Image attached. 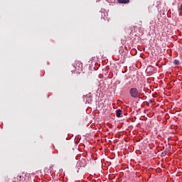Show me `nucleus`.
Returning a JSON list of instances; mask_svg holds the SVG:
<instances>
[{"mask_svg":"<svg viewBox=\"0 0 182 182\" xmlns=\"http://www.w3.org/2000/svg\"><path fill=\"white\" fill-rule=\"evenodd\" d=\"M17 180H19V182H23V181L25 180V178L23 176H17Z\"/></svg>","mask_w":182,"mask_h":182,"instance_id":"nucleus-4","label":"nucleus"},{"mask_svg":"<svg viewBox=\"0 0 182 182\" xmlns=\"http://www.w3.org/2000/svg\"><path fill=\"white\" fill-rule=\"evenodd\" d=\"M129 95L131 97H134V99H137L140 93L139 92V90H137V88L132 87L129 90Z\"/></svg>","mask_w":182,"mask_h":182,"instance_id":"nucleus-1","label":"nucleus"},{"mask_svg":"<svg viewBox=\"0 0 182 182\" xmlns=\"http://www.w3.org/2000/svg\"><path fill=\"white\" fill-rule=\"evenodd\" d=\"M123 113V111L122 109H117L116 110V116L117 117H122V114Z\"/></svg>","mask_w":182,"mask_h":182,"instance_id":"nucleus-2","label":"nucleus"},{"mask_svg":"<svg viewBox=\"0 0 182 182\" xmlns=\"http://www.w3.org/2000/svg\"><path fill=\"white\" fill-rule=\"evenodd\" d=\"M118 4H129L130 0H117Z\"/></svg>","mask_w":182,"mask_h":182,"instance_id":"nucleus-3","label":"nucleus"},{"mask_svg":"<svg viewBox=\"0 0 182 182\" xmlns=\"http://www.w3.org/2000/svg\"><path fill=\"white\" fill-rule=\"evenodd\" d=\"M174 65H180V60H173Z\"/></svg>","mask_w":182,"mask_h":182,"instance_id":"nucleus-5","label":"nucleus"}]
</instances>
